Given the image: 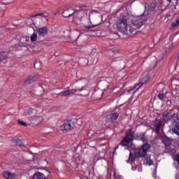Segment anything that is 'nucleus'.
Here are the masks:
<instances>
[{
	"mask_svg": "<svg viewBox=\"0 0 179 179\" xmlns=\"http://www.w3.org/2000/svg\"><path fill=\"white\" fill-rule=\"evenodd\" d=\"M115 27L117 31L122 34H128V18L123 15L118 18L115 23Z\"/></svg>",
	"mask_w": 179,
	"mask_h": 179,
	"instance_id": "1",
	"label": "nucleus"
},
{
	"mask_svg": "<svg viewBox=\"0 0 179 179\" xmlns=\"http://www.w3.org/2000/svg\"><path fill=\"white\" fill-rule=\"evenodd\" d=\"M146 22H148V13L144 11L141 15L134 17L131 20V24L134 29H141L142 26H144Z\"/></svg>",
	"mask_w": 179,
	"mask_h": 179,
	"instance_id": "2",
	"label": "nucleus"
},
{
	"mask_svg": "<svg viewBox=\"0 0 179 179\" xmlns=\"http://www.w3.org/2000/svg\"><path fill=\"white\" fill-rule=\"evenodd\" d=\"M90 20H92V22H93V23H94L95 24L94 25L84 24V27L85 30H87L88 31H92V29H93V27H96V26H99V24L101 23V22L103 21V15H101L99 13H95L94 14L92 13L90 15Z\"/></svg>",
	"mask_w": 179,
	"mask_h": 179,
	"instance_id": "3",
	"label": "nucleus"
},
{
	"mask_svg": "<svg viewBox=\"0 0 179 179\" xmlns=\"http://www.w3.org/2000/svg\"><path fill=\"white\" fill-rule=\"evenodd\" d=\"M76 128V119L66 120L64 122V124L60 127V129L62 131L68 132L69 131H72V129H75Z\"/></svg>",
	"mask_w": 179,
	"mask_h": 179,
	"instance_id": "4",
	"label": "nucleus"
},
{
	"mask_svg": "<svg viewBox=\"0 0 179 179\" xmlns=\"http://www.w3.org/2000/svg\"><path fill=\"white\" fill-rule=\"evenodd\" d=\"M149 149H150V145L149 143H145L143 145L139 150V157H145L148 152H149Z\"/></svg>",
	"mask_w": 179,
	"mask_h": 179,
	"instance_id": "5",
	"label": "nucleus"
},
{
	"mask_svg": "<svg viewBox=\"0 0 179 179\" xmlns=\"http://www.w3.org/2000/svg\"><path fill=\"white\" fill-rule=\"evenodd\" d=\"M133 138L134 134L130 131L129 134H127L125 138L122 141L120 145H122V146H128V145L131 143Z\"/></svg>",
	"mask_w": 179,
	"mask_h": 179,
	"instance_id": "6",
	"label": "nucleus"
},
{
	"mask_svg": "<svg viewBox=\"0 0 179 179\" xmlns=\"http://www.w3.org/2000/svg\"><path fill=\"white\" fill-rule=\"evenodd\" d=\"M74 22L76 24L80 26L85 24V17L82 16L80 13L74 17Z\"/></svg>",
	"mask_w": 179,
	"mask_h": 179,
	"instance_id": "7",
	"label": "nucleus"
},
{
	"mask_svg": "<svg viewBox=\"0 0 179 179\" xmlns=\"http://www.w3.org/2000/svg\"><path fill=\"white\" fill-rule=\"evenodd\" d=\"M76 12H78V10H74L73 8H66L63 11V16L64 17H69L72 15H76Z\"/></svg>",
	"mask_w": 179,
	"mask_h": 179,
	"instance_id": "8",
	"label": "nucleus"
},
{
	"mask_svg": "<svg viewBox=\"0 0 179 179\" xmlns=\"http://www.w3.org/2000/svg\"><path fill=\"white\" fill-rule=\"evenodd\" d=\"M43 120V116H35L31 119V122L34 125H38L40 122H42Z\"/></svg>",
	"mask_w": 179,
	"mask_h": 179,
	"instance_id": "9",
	"label": "nucleus"
},
{
	"mask_svg": "<svg viewBox=\"0 0 179 179\" xmlns=\"http://www.w3.org/2000/svg\"><path fill=\"white\" fill-rule=\"evenodd\" d=\"M148 80H149V77L148 76H145L143 79H141L139 83L134 89V92H136L143 85H145Z\"/></svg>",
	"mask_w": 179,
	"mask_h": 179,
	"instance_id": "10",
	"label": "nucleus"
},
{
	"mask_svg": "<svg viewBox=\"0 0 179 179\" xmlns=\"http://www.w3.org/2000/svg\"><path fill=\"white\" fill-rule=\"evenodd\" d=\"M38 76L36 75H33V76H29L27 78V79L25 80V83L27 85H30V83H33V82H36L37 77Z\"/></svg>",
	"mask_w": 179,
	"mask_h": 179,
	"instance_id": "11",
	"label": "nucleus"
},
{
	"mask_svg": "<svg viewBox=\"0 0 179 179\" xmlns=\"http://www.w3.org/2000/svg\"><path fill=\"white\" fill-rule=\"evenodd\" d=\"M173 131L179 136V118L176 119L173 122Z\"/></svg>",
	"mask_w": 179,
	"mask_h": 179,
	"instance_id": "12",
	"label": "nucleus"
},
{
	"mask_svg": "<svg viewBox=\"0 0 179 179\" xmlns=\"http://www.w3.org/2000/svg\"><path fill=\"white\" fill-rule=\"evenodd\" d=\"M38 34H39V36H42V37H44V36H45L47 34V33H48V30L47 29L46 27H43L39 29L37 31Z\"/></svg>",
	"mask_w": 179,
	"mask_h": 179,
	"instance_id": "13",
	"label": "nucleus"
},
{
	"mask_svg": "<svg viewBox=\"0 0 179 179\" xmlns=\"http://www.w3.org/2000/svg\"><path fill=\"white\" fill-rule=\"evenodd\" d=\"M3 176L4 177V178H6V179L15 178V174L10 173V172H8V171L3 172Z\"/></svg>",
	"mask_w": 179,
	"mask_h": 179,
	"instance_id": "14",
	"label": "nucleus"
},
{
	"mask_svg": "<svg viewBox=\"0 0 179 179\" xmlns=\"http://www.w3.org/2000/svg\"><path fill=\"white\" fill-rule=\"evenodd\" d=\"M33 179H45V176L43 173L36 172L34 173Z\"/></svg>",
	"mask_w": 179,
	"mask_h": 179,
	"instance_id": "15",
	"label": "nucleus"
},
{
	"mask_svg": "<svg viewBox=\"0 0 179 179\" xmlns=\"http://www.w3.org/2000/svg\"><path fill=\"white\" fill-rule=\"evenodd\" d=\"M155 127L157 134H159V132H160V128H162V122L156 120L155 123Z\"/></svg>",
	"mask_w": 179,
	"mask_h": 179,
	"instance_id": "16",
	"label": "nucleus"
},
{
	"mask_svg": "<svg viewBox=\"0 0 179 179\" xmlns=\"http://www.w3.org/2000/svg\"><path fill=\"white\" fill-rule=\"evenodd\" d=\"M77 85L83 87L85 85H87V80L86 78L80 79L77 81Z\"/></svg>",
	"mask_w": 179,
	"mask_h": 179,
	"instance_id": "17",
	"label": "nucleus"
},
{
	"mask_svg": "<svg viewBox=\"0 0 179 179\" xmlns=\"http://www.w3.org/2000/svg\"><path fill=\"white\" fill-rule=\"evenodd\" d=\"M109 118L112 122H114L115 121H117L118 119V113H114L109 115Z\"/></svg>",
	"mask_w": 179,
	"mask_h": 179,
	"instance_id": "18",
	"label": "nucleus"
},
{
	"mask_svg": "<svg viewBox=\"0 0 179 179\" xmlns=\"http://www.w3.org/2000/svg\"><path fill=\"white\" fill-rule=\"evenodd\" d=\"M80 64L81 66H87L89 64V60L87 58H82L80 59Z\"/></svg>",
	"mask_w": 179,
	"mask_h": 179,
	"instance_id": "19",
	"label": "nucleus"
},
{
	"mask_svg": "<svg viewBox=\"0 0 179 179\" xmlns=\"http://www.w3.org/2000/svg\"><path fill=\"white\" fill-rule=\"evenodd\" d=\"M146 139H148V137L146 136L145 133L139 134L138 136L139 141H142V142H146Z\"/></svg>",
	"mask_w": 179,
	"mask_h": 179,
	"instance_id": "20",
	"label": "nucleus"
},
{
	"mask_svg": "<svg viewBox=\"0 0 179 179\" xmlns=\"http://www.w3.org/2000/svg\"><path fill=\"white\" fill-rule=\"evenodd\" d=\"M135 162V155L132 154V152L130 151L128 163H134Z\"/></svg>",
	"mask_w": 179,
	"mask_h": 179,
	"instance_id": "21",
	"label": "nucleus"
},
{
	"mask_svg": "<svg viewBox=\"0 0 179 179\" xmlns=\"http://www.w3.org/2000/svg\"><path fill=\"white\" fill-rule=\"evenodd\" d=\"M162 141L166 146H170V145H171V141H170V139L167 137H164L162 138Z\"/></svg>",
	"mask_w": 179,
	"mask_h": 179,
	"instance_id": "22",
	"label": "nucleus"
},
{
	"mask_svg": "<svg viewBox=\"0 0 179 179\" xmlns=\"http://www.w3.org/2000/svg\"><path fill=\"white\" fill-rule=\"evenodd\" d=\"M71 94V91L70 90H66L64 92H62L59 94V96H61L62 97H65L66 96H69Z\"/></svg>",
	"mask_w": 179,
	"mask_h": 179,
	"instance_id": "23",
	"label": "nucleus"
},
{
	"mask_svg": "<svg viewBox=\"0 0 179 179\" xmlns=\"http://www.w3.org/2000/svg\"><path fill=\"white\" fill-rule=\"evenodd\" d=\"M36 16H42V17H48V16H50V14L47 13H38L34 15H32L31 17H36Z\"/></svg>",
	"mask_w": 179,
	"mask_h": 179,
	"instance_id": "24",
	"label": "nucleus"
},
{
	"mask_svg": "<svg viewBox=\"0 0 179 179\" xmlns=\"http://www.w3.org/2000/svg\"><path fill=\"white\" fill-rule=\"evenodd\" d=\"M13 142H14L16 146H23V142L20 139H13Z\"/></svg>",
	"mask_w": 179,
	"mask_h": 179,
	"instance_id": "25",
	"label": "nucleus"
},
{
	"mask_svg": "<svg viewBox=\"0 0 179 179\" xmlns=\"http://www.w3.org/2000/svg\"><path fill=\"white\" fill-rule=\"evenodd\" d=\"M82 89L81 92V96H88L89 95V90L85 88H80Z\"/></svg>",
	"mask_w": 179,
	"mask_h": 179,
	"instance_id": "26",
	"label": "nucleus"
},
{
	"mask_svg": "<svg viewBox=\"0 0 179 179\" xmlns=\"http://www.w3.org/2000/svg\"><path fill=\"white\" fill-rule=\"evenodd\" d=\"M34 66L35 69H41V62H35V63L34 64Z\"/></svg>",
	"mask_w": 179,
	"mask_h": 179,
	"instance_id": "27",
	"label": "nucleus"
},
{
	"mask_svg": "<svg viewBox=\"0 0 179 179\" xmlns=\"http://www.w3.org/2000/svg\"><path fill=\"white\" fill-rule=\"evenodd\" d=\"M7 57L6 55L3 52L0 53V62H2V61H4V59H6Z\"/></svg>",
	"mask_w": 179,
	"mask_h": 179,
	"instance_id": "28",
	"label": "nucleus"
},
{
	"mask_svg": "<svg viewBox=\"0 0 179 179\" xmlns=\"http://www.w3.org/2000/svg\"><path fill=\"white\" fill-rule=\"evenodd\" d=\"M82 89H73L71 90L70 91V94H75V93H76V92H82Z\"/></svg>",
	"mask_w": 179,
	"mask_h": 179,
	"instance_id": "29",
	"label": "nucleus"
},
{
	"mask_svg": "<svg viewBox=\"0 0 179 179\" xmlns=\"http://www.w3.org/2000/svg\"><path fill=\"white\" fill-rule=\"evenodd\" d=\"M172 27H177V26H179V18L176 20V22H173L171 23Z\"/></svg>",
	"mask_w": 179,
	"mask_h": 179,
	"instance_id": "30",
	"label": "nucleus"
},
{
	"mask_svg": "<svg viewBox=\"0 0 179 179\" xmlns=\"http://www.w3.org/2000/svg\"><path fill=\"white\" fill-rule=\"evenodd\" d=\"M37 40V34L34 33L32 36H31V41H36Z\"/></svg>",
	"mask_w": 179,
	"mask_h": 179,
	"instance_id": "31",
	"label": "nucleus"
},
{
	"mask_svg": "<svg viewBox=\"0 0 179 179\" xmlns=\"http://www.w3.org/2000/svg\"><path fill=\"white\" fill-rule=\"evenodd\" d=\"M145 162H146L147 164H148V166H152V164H153V161H152V159H150V158H146Z\"/></svg>",
	"mask_w": 179,
	"mask_h": 179,
	"instance_id": "32",
	"label": "nucleus"
},
{
	"mask_svg": "<svg viewBox=\"0 0 179 179\" xmlns=\"http://www.w3.org/2000/svg\"><path fill=\"white\" fill-rule=\"evenodd\" d=\"M171 47H173V45L169 44L166 45V52H169L170 50H171Z\"/></svg>",
	"mask_w": 179,
	"mask_h": 179,
	"instance_id": "33",
	"label": "nucleus"
},
{
	"mask_svg": "<svg viewBox=\"0 0 179 179\" xmlns=\"http://www.w3.org/2000/svg\"><path fill=\"white\" fill-rule=\"evenodd\" d=\"M34 109L33 108H29L28 110H27V114L28 115H31L33 114V113H34Z\"/></svg>",
	"mask_w": 179,
	"mask_h": 179,
	"instance_id": "34",
	"label": "nucleus"
},
{
	"mask_svg": "<svg viewBox=\"0 0 179 179\" xmlns=\"http://www.w3.org/2000/svg\"><path fill=\"white\" fill-rule=\"evenodd\" d=\"M158 97L159 100H163V99H164L166 96H164V94H159Z\"/></svg>",
	"mask_w": 179,
	"mask_h": 179,
	"instance_id": "35",
	"label": "nucleus"
},
{
	"mask_svg": "<svg viewBox=\"0 0 179 179\" xmlns=\"http://www.w3.org/2000/svg\"><path fill=\"white\" fill-rule=\"evenodd\" d=\"M18 124H20V125H23V127H27V124L24 122H22L20 120H18Z\"/></svg>",
	"mask_w": 179,
	"mask_h": 179,
	"instance_id": "36",
	"label": "nucleus"
},
{
	"mask_svg": "<svg viewBox=\"0 0 179 179\" xmlns=\"http://www.w3.org/2000/svg\"><path fill=\"white\" fill-rule=\"evenodd\" d=\"M22 41L29 42L30 41V38L27 36H24V37H22Z\"/></svg>",
	"mask_w": 179,
	"mask_h": 179,
	"instance_id": "37",
	"label": "nucleus"
},
{
	"mask_svg": "<svg viewBox=\"0 0 179 179\" xmlns=\"http://www.w3.org/2000/svg\"><path fill=\"white\" fill-rule=\"evenodd\" d=\"M155 2L157 5H162V3H163V0H155Z\"/></svg>",
	"mask_w": 179,
	"mask_h": 179,
	"instance_id": "38",
	"label": "nucleus"
},
{
	"mask_svg": "<svg viewBox=\"0 0 179 179\" xmlns=\"http://www.w3.org/2000/svg\"><path fill=\"white\" fill-rule=\"evenodd\" d=\"M22 45H23V47H27V43H22Z\"/></svg>",
	"mask_w": 179,
	"mask_h": 179,
	"instance_id": "39",
	"label": "nucleus"
},
{
	"mask_svg": "<svg viewBox=\"0 0 179 179\" xmlns=\"http://www.w3.org/2000/svg\"><path fill=\"white\" fill-rule=\"evenodd\" d=\"M177 5H179V0H176Z\"/></svg>",
	"mask_w": 179,
	"mask_h": 179,
	"instance_id": "40",
	"label": "nucleus"
},
{
	"mask_svg": "<svg viewBox=\"0 0 179 179\" xmlns=\"http://www.w3.org/2000/svg\"><path fill=\"white\" fill-rule=\"evenodd\" d=\"M168 2H171V0H166Z\"/></svg>",
	"mask_w": 179,
	"mask_h": 179,
	"instance_id": "41",
	"label": "nucleus"
},
{
	"mask_svg": "<svg viewBox=\"0 0 179 179\" xmlns=\"http://www.w3.org/2000/svg\"><path fill=\"white\" fill-rule=\"evenodd\" d=\"M113 52V50H110V52Z\"/></svg>",
	"mask_w": 179,
	"mask_h": 179,
	"instance_id": "42",
	"label": "nucleus"
},
{
	"mask_svg": "<svg viewBox=\"0 0 179 179\" xmlns=\"http://www.w3.org/2000/svg\"><path fill=\"white\" fill-rule=\"evenodd\" d=\"M165 117H167V114L165 115Z\"/></svg>",
	"mask_w": 179,
	"mask_h": 179,
	"instance_id": "43",
	"label": "nucleus"
},
{
	"mask_svg": "<svg viewBox=\"0 0 179 179\" xmlns=\"http://www.w3.org/2000/svg\"><path fill=\"white\" fill-rule=\"evenodd\" d=\"M154 41V43H155V41Z\"/></svg>",
	"mask_w": 179,
	"mask_h": 179,
	"instance_id": "44",
	"label": "nucleus"
},
{
	"mask_svg": "<svg viewBox=\"0 0 179 179\" xmlns=\"http://www.w3.org/2000/svg\"><path fill=\"white\" fill-rule=\"evenodd\" d=\"M177 179V178H176Z\"/></svg>",
	"mask_w": 179,
	"mask_h": 179,
	"instance_id": "45",
	"label": "nucleus"
}]
</instances>
